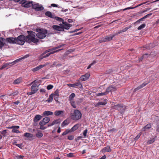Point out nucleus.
<instances>
[{
    "mask_svg": "<svg viewBox=\"0 0 159 159\" xmlns=\"http://www.w3.org/2000/svg\"><path fill=\"white\" fill-rule=\"evenodd\" d=\"M5 39L1 38H0V49H1L4 45H7L4 43Z\"/></svg>",
    "mask_w": 159,
    "mask_h": 159,
    "instance_id": "16",
    "label": "nucleus"
},
{
    "mask_svg": "<svg viewBox=\"0 0 159 159\" xmlns=\"http://www.w3.org/2000/svg\"><path fill=\"white\" fill-rule=\"evenodd\" d=\"M42 118V116L39 115H37L35 116L34 117V121L35 122H37L39 120Z\"/></svg>",
    "mask_w": 159,
    "mask_h": 159,
    "instance_id": "24",
    "label": "nucleus"
},
{
    "mask_svg": "<svg viewBox=\"0 0 159 159\" xmlns=\"http://www.w3.org/2000/svg\"><path fill=\"white\" fill-rule=\"evenodd\" d=\"M29 56V54H26V55H25V56H23L19 59H17L15 60L16 62V63L19 62H20V61H21L22 60L28 57Z\"/></svg>",
    "mask_w": 159,
    "mask_h": 159,
    "instance_id": "20",
    "label": "nucleus"
},
{
    "mask_svg": "<svg viewBox=\"0 0 159 159\" xmlns=\"http://www.w3.org/2000/svg\"><path fill=\"white\" fill-rule=\"evenodd\" d=\"M113 108L118 110L120 111H122V110H124L125 108V107L123 106L122 104H119L116 105L112 107Z\"/></svg>",
    "mask_w": 159,
    "mask_h": 159,
    "instance_id": "10",
    "label": "nucleus"
},
{
    "mask_svg": "<svg viewBox=\"0 0 159 159\" xmlns=\"http://www.w3.org/2000/svg\"><path fill=\"white\" fill-rule=\"evenodd\" d=\"M75 86H77L79 87L80 88H81L82 87V85L81 84L80 82H78L77 83H75Z\"/></svg>",
    "mask_w": 159,
    "mask_h": 159,
    "instance_id": "37",
    "label": "nucleus"
},
{
    "mask_svg": "<svg viewBox=\"0 0 159 159\" xmlns=\"http://www.w3.org/2000/svg\"><path fill=\"white\" fill-rule=\"evenodd\" d=\"M70 132V130H69V129H67L65 131H64V132H63L62 133V135H63V136L65 135Z\"/></svg>",
    "mask_w": 159,
    "mask_h": 159,
    "instance_id": "42",
    "label": "nucleus"
},
{
    "mask_svg": "<svg viewBox=\"0 0 159 159\" xmlns=\"http://www.w3.org/2000/svg\"><path fill=\"white\" fill-rule=\"evenodd\" d=\"M70 102L71 104V105L72 106V107L74 108H76V106L75 103V102L74 101H70Z\"/></svg>",
    "mask_w": 159,
    "mask_h": 159,
    "instance_id": "41",
    "label": "nucleus"
},
{
    "mask_svg": "<svg viewBox=\"0 0 159 159\" xmlns=\"http://www.w3.org/2000/svg\"><path fill=\"white\" fill-rule=\"evenodd\" d=\"M88 132V130L86 129L83 132V135L85 137L86 136L87 133Z\"/></svg>",
    "mask_w": 159,
    "mask_h": 159,
    "instance_id": "59",
    "label": "nucleus"
},
{
    "mask_svg": "<svg viewBox=\"0 0 159 159\" xmlns=\"http://www.w3.org/2000/svg\"><path fill=\"white\" fill-rule=\"evenodd\" d=\"M117 131V130L115 128H113L108 130V132L111 133H115Z\"/></svg>",
    "mask_w": 159,
    "mask_h": 159,
    "instance_id": "43",
    "label": "nucleus"
},
{
    "mask_svg": "<svg viewBox=\"0 0 159 159\" xmlns=\"http://www.w3.org/2000/svg\"><path fill=\"white\" fill-rule=\"evenodd\" d=\"M54 18H55L56 20H57V21H58L60 22H62V21L63 20L62 18L59 17H56V16H55Z\"/></svg>",
    "mask_w": 159,
    "mask_h": 159,
    "instance_id": "45",
    "label": "nucleus"
},
{
    "mask_svg": "<svg viewBox=\"0 0 159 159\" xmlns=\"http://www.w3.org/2000/svg\"><path fill=\"white\" fill-rule=\"evenodd\" d=\"M7 130H3L2 131H1L0 132V133L2 134H3L4 135V134H6L7 133Z\"/></svg>",
    "mask_w": 159,
    "mask_h": 159,
    "instance_id": "60",
    "label": "nucleus"
},
{
    "mask_svg": "<svg viewBox=\"0 0 159 159\" xmlns=\"http://www.w3.org/2000/svg\"><path fill=\"white\" fill-rule=\"evenodd\" d=\"M146 25L145 24H143L140 26H139L138 28V30H141L143 28L145 27Z\"/></svg>",
    "mask_w": 159,
    "mask_h": 159,
    "instance_id": "40",
    "label": "nucleus"
},
{
    "mask_svg": "<svg viewBox=\"0 0 159 159\" xmlns=\"http://www.w3.org/2000/svg\"><path fill=\"white\" fill-rule=\"evenodd\" d=\"M61 49H59V50H56V51H50L51 52H50L49 53L50 54V55H51V54H53L54 53H55V52H56L58 51H60L61 50Z\"/></svg>",
    "mask_w": 159,
    "mask_h": 159,
    "instance_id": "55",
    "label": "nucleus"
},
{
    "mask_svg": "<svg viewBox=\"0 0 159 159\" xmlns=\"http://www.w3.org/2000/svg\"><path fill=\"white\" fill-rule=\"evenodd\" d=\"M18 92H14L12 93L11 94H10L9 96L11 95H13V96H15L16 95H17L18 94Z\"/></svg>",
    "mask_w": 159,
    "mask_h": 159,
    "instance_id": "61",
    "label": "nucleus"
},
{
    "mask_svg": "<svg viewBox=\"0 0 159 159\" xmlns=\"http://www.w3.org/2000/svg\"><path fill=\"white\" fill-rule=\"evenodd\" d=\"M53 114V113L51 111H44L43 113V116H48L49 115H52Z\"/></svg>",
    "mask_w": 159,
    "mask_h": 159,
    "instance_id": "18",
    "label": "nucleus"
},
{
    "mask_svg": "<svg viewBox=\"0 0 159 159\" xmlns=\"http://www.w3.org/2000/svg\"><path fill=\"white\" fill-rule=\"evenodd\" d=\"M73 153H70L67 154V156L68 157H71L73 156Z\"/></svg>",
    "mask_w": 159,
    "mask_h": 159,
    "instance_id": "62",
    "label": "nucleus"
},
{
    "mask_svg": "<svg viewBox=\"0 0 159 159\" xmlns=\"http://www.w3.org/2000/svg\"><path fill=\"white\" fill-rule=\"evenodd\" d=\"M131 27V25H129V26L127 27L124 29H123L122 30V32H125L126 31L129 29Z\"/></svg>",
    "mask_w": 159,
    "mask_h": 159,
    "instance_id": "48",
    "label": "nucleus"
},
{
    "mask_svg": "<svg viewBox=\"0 0 159 159\" xmlns=\"http://www.w3.org/2000/svg\"><path fill=\"white\" fill-rule=\"evenodd\" d=\"M9 63H6V64H4L3 65L2 67L0 68L1 70H2L3 69L5 68L7 66H9Z\"/></svg>",
    "mask_w": 159,
    "mask_h": 159,
    "instance_id": "47",
    "label": "nucleus"
},
{
    "mask_svg": "<svg viewBox=\"0 0 159 159\" xmlns=\"http://www.w3.org/2000/svg\"><path fill=\"white\" fill-rule=\"evenodd\" d=\"M96 61H94L93 63H91L90 64L89 66L87 67V69H89L91 67V66L94 65L95 63H96Z\"/></svg>",
    "mask_w": 159,
    "mask_h": 159,
    "instance_id": "49",
    "label": "nucleus"
},
{
    "mask_svg": "<svg viewBox=\"0 0 159 159\" xmlns=\"http://www.w3.org/2000/svg\"><path fill=\"white\" fill-rule=\"evenodd\" d=\"M52 28L57 31H63V29L60 26L57 25H53L52 26Z\"/></svg>",
    "mask_w": 159,
    "mask_h": 159,
    "instance_id": "12",
    "label": "nucleus"
},
{
    "mask_svg": "<svg viewBox=\"0 0 159 159\" xmlns=\"http://www.w3.org/2000/svg\"><path fill=\"white\" fill-rule=\"evenodd\" d=\"M62 23L63 24L64 26H65L66 25H70V24H68L67 22H64V21L63 20L62 21Z\"/></svg>",
    "mask_w": 159,
    "mask_h": 159,
    "instance_id": "54",
    "label": "nucleus"
},
{
    "mask_svg": "<svg viewBox=\"0 0 159 159\" xmlns=\"http://www.w3.org/2000/svg\"><path fill=\"white\" fill-rule=\"evenodd\" d=\"M45 14L46 16L51 18H54L55 17V16L52 15V13L49 11L46 12Z\"/></svg>",
    "mask_w": 159,
    "mask_h": 159,
    "instance_id": "25",
    "label": "nucleus"
},
{
    "mask_svg": "<svg viewBox=\"0 0 159 159\" xmlns=\"http://www.w3.org/2000/svg\"><path fill=\"white\" fill-rule=\"evenodd\" d=\"M89 76L90 75L89 74L87 73L84 75L81 76L80 78V79L82 81H85L89 78Z\"/></svg>",
    "mask_w": 159,
    "mask_h": 159,
    "instance_id": "13",
    "label": "nucleus"
},
{
    "mask_svg": "<svg viewBox=\"0 0 159 159\" xmlns=\"http://www.w3.org/2000/svg\"><path fill=\"white\" fill-rule=\"evenodd\" d=\"M117 89L116 86H114L113 85H111L108 87L106 90L107 93L108 94L110 92H114L116 91Z\"/></svg>",
    "mask_w": 159,
    "mask_h": 159,
    "instance_id": "9",
    "label": "nucleus"
},
{
    "mask_svg": "<svg viewBox=\"0 0 159 159\" xmlns=\"http://www.w3.org/2000/svg\"><path fill=\"white\" fill-rule=\"evenodd\" d=\"M107 92L106 91L105 92L103 93H101L97 94L96 95L97 96H102L104 95H106L107 94Z\"/></svg>",
    "mask_w": 159,
    "mask_h": 159,
    "instance_id": "36",
    "label": "nucleus"
},
{
    "mask_svg": "<svg viewBox=\"0 0 159 159\" xmlns=\"http://www.w3.org/2000/svg\"><path fill=\"white\" fill-rule=\"evenodd\" d=\"M147 84V83H143L141 85L139 86L137 88L135 89L134 90V91L136 92V91L139 90V89L143 88V87L145 86Z\"/></svg>",
    "mask_w": 159,
    "mask_h": 159,
    "instance_id": "23",
    "label": "nucleus"
},
{
    "mask_svg": "<svg viewBox=\"0 0 159 159\" xmlns=\"http://www.w3.org/2000/svg\"><path fill=\"white\" fill-rule=\"evenodd\" d=\"M146 3H147V2H143V3L141 4H140L139 5H138V6H137L136 7H127V8H125V9H124L123 10V11H125L126 10H128V9H134V8H135L136 7H138L139 6H141L142 5H143V4H145Z\"/></svg>",
    "mask_w": 159,
    "mask_h": 159,
    "instance_id": "32",
    "label": "nucleus"
},
{
    "mask_svg": "<svg viewBox=\"0 0 159 159\" xmlns=\"http://www.w3.org/2000/svg\"><path fill=\"white\" fill-rule=\"evenodd\" d=\"M29 35L26 38V39L29 42H32L34 43H36L39 41L38 39L35 38V33L32 31H28Z\"/></svg>",
    "mask_w": 159,
    "mask_h": 159,
    "instance_id": "1",
    "label": "nucleus"
},
{
    "mask_svg": "<svg viewBox=\"0 0 159 159\" xmlns=\"http://www.w3.org/2000/svg\"><path fill=\"white\" fill-rule=\"evenodd\" d=\"M111 150L110 147L108 146L104 148L102 150V152H111Z\"/></svg>",
    "mask_w": 159,
    "mask_h": 159,
    "instance_id": "15",
    "label": "nucleus"
},
{
    "mask_svg": "<svg viewBox=\"0 0 159 159\" xmlns=\"http://www.w3.org/2000/svg\"><path fill=\"white\" fill-rule=\"evenodd\" d=\"M150 56L149 55H148V54H145L139 58V61H141L144 58H147L149 57H150Z\"/></svg>",
    "mask_w": 159,
    "mask_h": 159,
    "instance_id": "29",
    "label": "nucleus"
},
{
    "mask_svg": "<svg viewBox=\"0 0 159 159\" xmlns=\"http://www.w3.org/2000/svg\"><path fill=\"white\" fill-rule=\"evenodd\" d=\"M151 127V126L150 124H148L146 126H145L144 127L142 128V131H144L147 129H149Z\"/></svg>",
    "mask_w": 159,
    "mask_h": 159,
    "instance_id": "26",
    "label": "nucleus"
},
{
    "mask_svg": "<svg viewBox=\"0 0 159 159\" xmlns=\"http://www.w3.org/2000/svg\"><path fill=\"white\" fill-rule=\"evenodd\" d=\"M5 40L7 42L11 44H16V38L10 37L5 39Z\"/></svg>",
    "mask_w": 159,
    "mask_h": 159,
    "instance_id": "11",
    "label": "nucleus"
},
{
    "mask_svg": "<svg viewBox=\"0 0 159 159\" xmlns=\"http://www.w3.org/2000/svg\"><path fill=\"white\" fill-rule=\"evenodd\" d=\"M53 94H51L48 98L47 101L48 102H52L53 100Z\"/></svg>",
    "mask_w": 159,
    "mask_h": 159,
    "instance_id": "34",
    "label": "nucleus"
},
{
    "mask_svg": "<svg viewBox=\"0 0 159 159\" xmlns=\"http://www.w3.org/2000/svg\"><path fill=\"white\" fill-rule=\"evenodd\" d=\"M46 65H39V66H37L36 67L33 68L32 69V70L34 71H36L37 70H39V69H41V68L45 66H46Z\"/></svg>",
    "mask_w": 159,
    "mask_h": 159,
    "instance_id": "19",
    "label": "nucleus"
},
{
    "mask_svg": "<svg viewBox=\"0 0 159 159\" xmlns=\"http://www.w3.org/2000/svg\"><path fill=\"white\" fill-rule=\"evenodd\" d=\"M75 94L74 93H71L69 97V100L70 102L73 101V99L75 97Z\"/></svg>",
    "mask_w": 159,
    "mask_h": 159,
    "instance_id": "30",
    "label": "nucleus"
},
{
    "mask_svg": "<svg viewBox=\"0 0 159 159\" xmlns=\"http://www.w3.org/2000/svg\"><path fill=\"white\" fill-rule=\"evenodd\" d=\"M107 103L106 102H98L97 103L95 104V107H98L101 105H105Z\"/></svg>",
    "mask_w": 159,
    "mask_h": 159,
    "instance_id": "27",
    "label": "nucleus"
},
{
    "mask_svg": "<svg viewBox=\"0 0 159 159\" xmlns=\"http://www.w3.org/2000/svg\"><path fill=\"white\" fill-rule=\"evenodd\" d=\"M53 50L52 49V48L51 49H49L48 50H46L45 51L44 53H43V55H44L45 54H46V53H47V52H50V51H53Z\"/></svg>",
    "mask_w": 159,
    "mask_h": 159,
    "instance_id": "58",
    "label": "nucleus"
},
{
    "mask_svg": "<svg viewBox=\"0 0 159 159\" xmlns=\"http://www.w3.org/2000/svg\"><path fill=\"white\" fill-rule=\"evenodd\" d=\"M23 156H16L14 158L15 159H23Z\"/></svg>",
    "mask_w": 159,
    "mask_h": 159,
    "instance_id": "46",
    "label": "nucleus"
},
{
    "mask_svg": "<svg viewBox=\"0 0 159 159\" xmlns=\"http://www.w3.org/2000/svg\"><path fill=\"white\" fill-rule=\"evenodd\" d=\"M53 97H54V100L56 101H58V99L59 97V96H57V95H53Z\"/></svg>",
    "mask_w": 159,
    "mask_h": 159,
    "instance_id": "56",
    "label": "nucleus"
},
{
    "mask_svg": "<svg viewBox=\"0 0 159 159\" xmlns=\"http://www.w3.org/2000/svg\"><path fill=\"white\" fill-rule=\"evenodd\" d=\"M12 132L13 133H20V132L17 129H13L12 130Z\"/></svg>",
    "mask_w": 159,
    "mask_h": 159,
    "instance_id": "52",
    "label": "nucleus"
},
{
    "mask_svg": "<svg viewBox=\"0 0 159 159\" xmlns=\"http://www.w3.org/2000/svg\"><path fill=\"white\" fill-rule=\"evenodd\" d=\"M16 44L22 45L25 43V37L23 35L19 36L17 38H16Z\"/></svg>",
    "mask_w": 159,
    "mask_h": 159,
    "instance_id": "6",
    "label": "nucleus"
},
{
    "mask_svg": "<svg viewBox=\"0 0 159 159\" xmlns=\"http://www.w3.org/2000/svg\"><path fill=\"white\" fill-rule=\"evenodd\" d=\"M72 26V25L70 24V25H66L64 27V29L66 30H68L70 28V27Z\"/></svg>",
    "mask_w": 159,
    "mask_h": 159,
    "instance_id": "57",
    "label": "nucleus"
},
{
    "mask_svg": "<svg viewBox=\"0 0 159 159\" xmlns=\"http://www.w3.org/2000/svg\"><path fill=\"white\" fill-rule=\"evenodd\" d=\"M69 124V122L67 120H65L61 124V126L62 127H64V126L67 125Z\"/></svg>",
    "mask_w": 159,
    "mask_h": 159,
    "instance_id": "33",
    "label": "nucleus"
},
{
    "mask_svg": "<svg viewBox=\"0 0 159 159\" xmlns=\"http://www.w3.org/2000/svg\"><path fill=\"white\" fill-rule=\"evenodd\" d=\"M36 30L38 32L36 35L37 37L40 39L45 38L48 33V31L45 29H37Z\"/></svg>",
    "mask_w": 159,
    "mask_h": 159,
    "instance_id": "3",
    "label": "nucleus"
},
{
    "mask_svg": "<svg viewBox=\"0 0 159 159\" xmlns=\"http://www.w3.org/2000/svg\"><path fill=\"white\" fill-rule=\"evenodd\" d=\"M52 94H53V95L59 96V90H58V89H57L55 92L54 93H52Z\"/></svg>",
    "mask_w": 159,
    "mask_h": 159,
    "instance_id": "50",
    "label": "nucleus"
},
{
    "mask_svg": "<svg viewBox=\"0 0 159 159\" xmlns=\"http://www.w3.org/2000/svg\"><path fill=\"white\" fill-rule=\"evenodd\" d=\"M155 138L148 140L147 142V143L148 144H151L153 143L155 141Z\"/></svg>",
    "mask_w": 159,
    "mask_h": 159,
    "instance_id": "39",
    "label": "nucleus"
},
{
    "mask_svg": "<svg viewBox=\"0 0 159 159\" xmlns=\"http://www.w3.org/2000/svg\"><path fill=\"white\" fill-rule=\"evenodd\" d=\"M53 86L52 85L50 84V85H48L47 86V89L48 90H50V89H52L53 88Z\"/></svg>",
    "mask_w": 159,
    "mask_h": 159,
    "instance_id": "53",
    "label": "nucleus"
},
{
    "mask_svg": "<svg viewBox=\"0 0 159 159\" xmlns=\"http://www.w3.org/2000/svg\"><path fill=\"white\" fill-rule=\"evenodd\" d=\"M40 127L39 128V129L42 130H44L47 128L46 127L43 126V125H40Z\"/></svg>",
    "mask_w": 159,
    "mask_h": 159,
    "instance_id": "63",
    "label": "nucleus"
},
{
    "mask_svg": "<svg viewBox=\"0 0 159 159\" xmlns=\"http://www.w3.org/2000/svg\"><path fill=\"white\" fill-rule=\"evenodd\" d=\"M43 134L40 132H38L36 134V136L38 138H41L43 136Z\"/></svg>",
    "mask_w": 159,
    "mask_h": 159,
    "instance_id": "35",
    "label": "nucleus"
},
{
    "mask_svg": "<svg viewBox=\"0 0 159 159\" xmlns=\"http://www.w3.org/2000/svg\"><path fill=\"white\" fill-rule=\"evenodd\" d=\"M32 8L37 11H42L44 9V7L38 3L33 5Z\"/></svg>",
    "mask_w": 159,
    "mask_h": 159,
    "instance_id": "7",
    "label": "nucleus"
},
{
    "mask_svg": "<svg viewBox=\"0 0 159 159\" xmlns=\"http://www.w3.org/2000/svg\"><path fill=\"white\" fill-rule=\"evenodd\" d=\"M147 84V83H143L141 85L139 86L137 88L135 89L134 90V91L136 92V91L139 90V89L143 88V87L145 86Z\"/></svg>",
    "mask_w": 159,
    "mask_h": 159,
    "instance_id": "22",
    "label": "nucleus"
},
{
    "mask_svg": "<svg viewBox=\"0 0 159 159\" xmlns=\"http://www.w3.org/2000/svg\"><path fill=\"white\" fill-rule=\"evenodd\" d=\"M23 4H24L23 5V6L26 8H28L31 6H32V5H33L32 2H24L23 3Z\"/></svg>",
    "mask_w": 159,
    "mask_h": 159,
    "instance_id": "17",
    "label": "nucleus"
},
{
    "mask_svg": "<svg viewBox=\"0 0 159 159\" xmlns=\"http://www.w3.org/2000/svg\"><path fill=\"white\" fill-rule=\"evenodd\" d=\"M22 81L21 78H19L15 80L13 83L14 84H17L20 83Z\"/></svg>",
    "mask_w": 159,
    "mask_h": 159,
    "instance_id": "28",
    "label": "nucleus"
},
{
    "mask_svg": "<svg viewBox=\"0 0 159 159\" xmlns=\"http://www.w3.org/2000/svg\"><path fill=\"white\" fill-rule=\"evenodd\" d=\"M63 113V111H56L54 112V114L56 116H58L61 113Z\"/></svg>",
    "mask_w": 159,
    "mask_h": 159,
    "instance_id": "31",
    "label": "nucleus"
},
{
    "mask_svg": "<svg viewBox=\"0 0 159 159\" xmlns=\"http://www.w3.org/2000/svg\"><path fill=\"white\" fill-rule=\"evenodd\" d=\"M71 118L74 120H77L80 119L82 116V114L78 110H75L74 112L71 114Z\"/></svg>",
    "mask_w": 159,
    "mask_h": 159,
    "instance_id": "4",
    "label": "nucleus"
},
{
    "mask_svg": "<svg viewBox=\"0 0 159 159\" xmlns=\"http://www.w3.org/2000/svg\"><path fill=\"white\" fill-rule=\"evenodd\" d=\"M60 123L59 120H56L53 121L52 123V125H54L56 124H57Z\"/></svg>",
    "mask_w": 159,
    "mask_h": 159,
    "instance_id": "44",
    "label": "nucleus"
},
{
    "mask_svg": "<svg viewBox=\"0 0 159 159\" xmlns=\"http://www.w3.org/2000/svg\"><path fill=\"white\" fill-rule=\"evenodd\" d=\"M115 36V35L111 34L107 35L100 38L99 40V42L101 43L103 42L110 41Z\"/></svg>",
    "mask_w": 159,
    "mask_h": 159,
    "instance_id": "5",
    "label": "nucleus"
},
{
    "mask_svg": "<svg viewBox=\"0 0 159 159\" xmlns=\"http://www.w3.org/2000/svg\"><path fill=\"white\" fill-rule=\"evenodd\" d=\"M38 81L37 80H35L31 83L30 85H32L31 87V91L30 92L27 93V94L29 95H31L34 94L36 93L38 90V87L40 85L38 83Z\"/></svg>",
    "mask_w": 159,
    "mask_h": 159,
    "instance_id": "2",
    "label": "nucleus"
},
{
    "mask_svg": "<svg viewBox=\"0 0 159 159\" xmlns=\"http://www.w3.org/2000/svg\"><path fill=\"white\" fill-rule=\"evenodd\" d=\"M74 138V137L72 135H70L68 136V139L69 140H72Z\"/></svg>",
    "mask_w": 159,
    "mask_h": 159,
    "instance_id": "64",
    "label": "nucleus"
},
{
    "mask_svg": "<svg viewBox=\"0 0 159 159\" xmlns=\"http://www.w3.org/2000/svg\"><path fill=\"white\" fill-rule=\"evenodd\" d=\"M50 120V119L48 117L44 118L39 123L40 125H44L48 123Z\"/></svg>",
    "mask_w": 159,
    "mask_h": 159,
    "instance_id": "8",
    "label": "nucleus"
},
{
    "mask_svg": "<svg viewBox=\"0 0 159 159\" xmlns=\"http://www.w3.org/2000/svg\"><path fill=\"white\" fill-rule=\"evenodd\" d=\"M24 136L25 137L30 138H31L33 136V135L32 134L28 133H25Z\"/></svg>",
    "mask_w": 159,
    "mask_h": 159,
    "instance_id": "38",
    "label": "nucleus"
},
{
    "mask_svg": "<svg viewBox=\"0 0 159 159\" xmlns=\"http://www.w3.org/2000/svg\"><path fill=\"white\" fill-rule=\"evenodd\" d=\"M80 125L77 124L74 125L71 129H69L70 132H73L76 130L79 127Z\"/></svg>",
    "mask_w": 159,
    "mask_h": 159,
    "instance_id": "21",
    "label": "nucleus"
},
{
    "mask_svg": "<svg viewBox=\"0 0 159 159\" xmlns=\"http://www.w3.org/2000/svg\"><path fill=\"white\" fill-rule=\"evenodd\" d=\"M63 45H64V44H62V45H60L56 47H55V48H52V49L54 50H56V49H58V48H61V47H62V46H63Z\"/></svg>",
    "mask_w": 159,
    "mask_h": 159,
    "instance_id": "51",
    "label": "nucleus"
},
{
    "mask_svg": "<svg viewBox=\"0 0 159 159\" xmlns=\"http://www.w3.org/2000/svg\"><path fill=\"white\" fill-rule=\"evenodd\" d=\"M155 119L156 120L155 123L157 125V131L159 132V118L158 116H156Z\"/></svg>",
    "mask_w": 159,
    "mask_h": 159,
    "instance_id": "14",
    "label": "nucleus"
}]
</instances>
